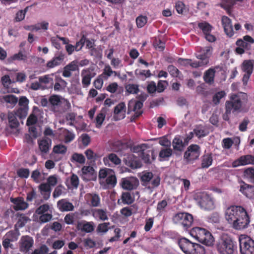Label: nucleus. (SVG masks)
<instances>
[{
    "instance_id": "nucleus-1",
    "label": "nucleus",
    "mask_w": 254,
    "mask_h": 254,
    "mask_svg": "<svg viewBox=\"0 0 254 254\" xmlns=\"http://www.w3.org/2000/svg\"><path fill=\"white\" fill-rule=\"evenodd\" d=\"M225 217L233 228L238 230L247 228L250 223V217L246 209L241 205H231L226 210Z\"/></svg>"
},
{
    "instance_id": "nucleus-2",
    "label": "nucleus",
    "mask_w": 254,
    "mask_h": 254,
    "mask_svg": "<svg viewBox=\"0 0 254 254\" xmlns=\"http://www.w3.org/2000/svg\"><path fill=\"white\" fill-rule=\"evenodd\" d=\"M178 244L185 254H205V248L200 244L192 243L186 238H182L178 241Z\"/></svg>"
},
{
    "instance_id": "nucleus-3",
    "label": "nucleus",
    "mask_w": 254,
    "mask_h": 254,
    "mask_svg": "<svg viewBox=\"0 0 254 254\" xmlns=\"http://www.w3.org/2000/svg\"><path fill=\"white\" fill-rule=\"evenodd\" d=\"M49 103L50 110L54 113H61L71 108L69 101L62 96L54 94L50 96Z\"/></svg>"
},
{
    "instance_id": "nucleus-4",
    "label": "nucleus",
    "mask_w": 254,
    "mask_h": 254,
    "mask_svg": "<svg viewBox=\"0 0 254 254\" xmlns=\"http://www.w3.org/2000/svg\"><path fill=\"white\" fill-rule=\"evenodd\" d=\"M243 103L241 98L236 94L231 95L230 101H227L225 103V113L223 115V119L225 121H229V115L231 113H238L242 111Z\"/></svg>"
},
{
    "instance_id": "nucleus-5",
    "label": "nucleus",
    "mask_w": 254,
    "mask_h": 254,
    "mask_svg": "<svg viewBox=\"0 0 254 254\" xmlns=\"http://www.w3.org/2000/svg\"><path fill=\"white\" fill-rule=\"evenodd\" d=\"M237 249L236 242L228 236L223 237L217 244V250L219 254H234Z\"/></svg>"
},
{
    "instance_id": "nucleus-6",
    "label": "nucleus",
    "mask_w": 254,
    "mask_h": 254,
    "mask_svg": "<svg viewBox=\"0 0 254 254\" xmlns=\"http://www.w3.org/2000/svg\"><path fill=\"white\" fill-rule=\"evenodd\" d=\"M194 199L199 207L205 210H211L215 208L213 198L206 192H197L194 195Z\"/></svg>"
},
{
    "instance_id": "nucleus-7",
    "label": "nucleus",
    "mask_w": 254,
    "mask_h": 254,
    "mask_svg": "<svg viewBox=\"0 0 254 254\" xmlns=\"http://www.w3.org/2000/svg\"><path fill=\"white\" fill-rule=\"evenodd\" d=\"M172 220L174 223L181 226L184 230H188L192 226L193 218L189 213L179 212L173 216Z\"/></svg>"
},
{
    "instance_id": "nucleus-8",
    "label": "nucleus",
    "mask_w": 254,
    "mask_h": 254,
    "mask_svg": "<svg viewBox=\"0 0 254 254\" xmlns=\"http://www.w3.org/2000/svg\"><path fill=\"white\" fill-rule=\"evenodd\" d=\"M239 242L241 254H254V240L251 237L242 235Z\"/></svg>"
},
{
    "instance_id": "nucleus-9",
    "label": "nucleus",
    "mask_w": 254,
    "mask_h": 254,
    "mask_svg": "<svg viewBox=\"0 0 254 254\" xmlns=\"http://www.w3.org/2000/svg\"><path fill=\"white\" fill-rule=\"evenodd\" d=\"M200 153V147L197 144H192L188 147L185 152L184 159L187 163H193L199 158Z\"/></svg>"
},
{
    "instance_id": "nucleus-10",
    "label": "nucleus",
    "mask_w": 254,
    "mask_h": 254,
    "mask_svg": "<svg viewBox=\"0 0 254 254\" xmlns=\"http://www.w3.org/2000/svg\"><path fill=\"white\" fill-rule=\"evenodd\" d=\"M137 148L139 149L138 151L141 152V158L146 164H150L156 159L154 150L147 147L145 144H142Z\"/></svg>"
},
{
    "instance_id": "nucleus-11",
    "label": "nucleus",
    "mask_w": 254,
    "mask_h": 254,
    "mask_svg": "<svg viewBox=\"0 0 254 254\" xmlns=\"http://www.w3.org/2000/svg\"><path fill=\"white\" fill-rule=\"evenodd\" d=\"M29 101L26 96H20L19 100L18 99L19 108L15 110L17 116L20 119H24L26 117L29 110Z\"/></svg>"
},
{
    "instance_id": "nucleus-12",
    "label": "nucleus",
    "mask_w": 254,
    "mask_h": 254,
    "mask_svg": "<svg viewBox=\"0 0 254 254\" xmlns=\"http://www.w3.org/2000/svg\"><path fill=\"white\" fill-rule=\"evenodd\" d=\"M119 184L123 189L132 190L137 189L139 182L136 177L130 176L122 178Z\"/></svg>"
},
{
    "instance_id": "nucleus-13",
    "label": "nucleus",
    "mask_w": 254,
    "mask_h": 254,
    "mask_svg": "<svg viewBox=\"0 0 254 254\" xmlns=\"http://www.w3.org/2000/svg\"><path fill=\"white\" fill-rule=\"evenodd\" d=\"M123 162L125 165L131 169L139 168L142 165L139 159L131 153L127 154L125 156Z\"/></svg>"
},
{
    "instance_id": "nucleus-14",
    "label": "nucleus",
    "mask_w": 254,
    "mask_h": 254,
    "mask_svg": "<svg viewBox=\"0 0 254 254\" xmlns=\"http://www.w3.org/2000/svg\"><path fill=\"white\" fill-rule=\"evenodd\" d=\"M34 244V241L32 237L29 236H22L19 241V249L20 252L27 253Z\"/></svg>"
},
{
    "instance_id": "nucleus-15",
    "label": "nucleus",
    "mask_w": 254,
    "mask_h": 254,
    "mask_svg": "<svg viewBox=\"0 0 254 254\" xmlns=\"http://www.w3.org/2000/svg\"><path fill=\"white\" fill-rule=\"evenodd\" d=\"M65 58V54L62 52H57L55 56L46 64V67L48 69L54 68L60 65L64 62Z\"/></svg>"
},
{
    "instance_id": "nucleus-16",
    "label": "nucleus",
    "mask_w": 254,
    "mask_h": 254,
    "mask_svg": "<svg viewBox=\"0 0 254 254\" xmlns=\"http://www.w3.org/2000/svg\"><path fill=\"white\" fill-rule=\"evenodd\" d=\"M248 164H254V156L252 155H246L240 157L232 163L233 167L240 166H245Z\"/></svg>"
},
{
    "instance_id": "nucleus-17",
    "label": "nucleus",
    "mask_w": 254,
    "mask_h": 254,
    "mask_svg": "<svg viewBox=\"0 0 254 254\" xmlns=\"http://www.w3.org/2000/svg\"><path fill=\"white\" fill-rule=\"evenodd\" d=\"M254 44V39L249 35H245L243 39H239L236 42L237 46L242 47L246 51H250L252 45Z\"/></svg>"
},
{
    "instance_id": "nucleus-18",
    "label": "nucleus",
    "mask_w": 254,
    "mask_h": 254,
    "mask_svg": "<svg viewBox=\"0 0 254 254\" xmlns=\"http://www.w3.org/2000/svg\"><path fill=\"white\" fill-rule=\"evenodd\" d=\"M126 106L124 102L118 104L114 108V118L115 121L123 119L126 117Z\"/></svg>"
},
{
    "instance_id": "nucleus-19",
    "label": "nucleus",
    "mask_w": 254,
    "mask_h": 254,
    "mask_svg": "<svg viewBox=\"0 0 254 254\" xmlns=\"http://www.w3.org/2000/svg\"><path fill=\"white\" fill-rule=\"evenodd\" d=\"M222 24L225 34L229 37L234 35L231 20L227 16H223L221 19Z\"/></svg>"
},
{
    "instance_id": "nucleus-20",
    "label": "nucleus",
    "mask_w": 254,
    "mask_h": 254,
    "mask_svg": "<svg viewBox=\"0 0 254 254\" xmlns=\"http://www.w3.org/2000/svg\"><path fill=\"white\" fill-rule=\"evenodd\" d=\"M239 191L248 198H254V186L247 184L243 182L240 187Z\"/></svg>"
},
{
    "instance_id": "nucleus-21",
    "label": "nucleus",
    "mask_w": 254,
    "mask_h": 254,
    "mask_svg": "<svg viewBox=\"0 0 254 254\" xmlns=\"http://www.w3.org/2000/svg\"><path fill=\"white\" fill-rule=\"evenodd\" d=\"M10 201L14 204L13 209L15 211L24 210L28 207L29 204L22 197L10 198Z\"/></svg>"
},
{
    "instance_id": "nucleus-22",
    "label": "nucleus",
    "mask_w": 254,
    "mask_h": 254,
    "mask_svg": "<svg viewBox=\"0 0 254 254\" xmlns=\"http://www.w3.org/2000/svg\"><path fill=\"white\" fill-rule=\"evenodd\" d=\"M76 70H79L78 61L74 60L64 67L63 76L64 77H69L71 75V71Z\"/></svg>"
},
{
    "instance_id": "nucleus-23",
    "label": "nucleus",
    "mask_w": 254,
    "mask_h": 254,
    "mask_svg": "<svg viewBox=\"0 0 254 254\" xmlns=\"http://www.w3.org/2000/svg\"><path fill=\"white\" fill-rule=\"evenodd\" d=\"M87 203L92 207H98L100 205V197L96 193H87L85 196Z\"/></svg>"
},
{
    "instance_id": "nucleus-24",
    "label": "nucleus",
    "mask_w": 254,
    "mask_h": 254,
    "mask_svg": "<svg viewBox=\"0 0 254 254\" xmlns=\"http://www.w3.org/2000/svg\"><path fill=\"white\" fill-rule=\"evenodd\" d=\"M208 231L206 229L195 227L190 230V234L200 243Z\"/></svg>"
},
{
    "instance_id": "nucleus-25",
    "label": "nucleus",
    "mask_w": 254,
    "mask_h": 254,
    "mask_svg": "<svg viewBox=\"0 0 254 254\" xmlns=\"http://www.w3.org/2000/svg\"><path fill=\"white\" fill-rule=\"evenodd\" d=\"M57 207L61 212L72 211L74 208L73 204L66 199L59 200L57 202Z\"/></svg>"
},
{
    "instance_id": "nucleus-26",
    "label": "nucleus",
    "mask_w": 254,
    "mask_h": 254,
    "mask_svg": "<svg viewBox=\"0 0 254 254\" xmlns=\"http://www.w3.org/2000/svg\"><path fill=\"white\" fill-rule=\"evenodd\" d=\"M94 74L95 73L92 75L89 68L82 70V84L84 88L87 87L90 84L91 79L94 77Z\"/></svg>"
},
{
    "instance_id": "nucleus-27",
    "label": "nucleus",
    "mask_w": 254,
    "mask_h": 254,
    "mask_svg": "<svg viewBox=\"0 0 254 254\" xmlns=\"http://www.w3.org/2000/svg\"><path fill=\"white\" fill-rule=\"evenodd\" d=\"M186 144L183 141L180 136H176L172 141V146L174 150V153L177 154V152H181L183 151Z\"/></svg>"
},
{
    "instance_id": "nucleus-28",
    "label": "nucleus",
    "mask_w": 254,
    "mask_h": 254,
    "mask_svg": "<svg viewBox=\"0 0 254 254\" xmlns=\"http://www.w3.org/2000/svg\"><path fill=\"white\" fill-rule=\"evenodd\" d=\"M103 162L105 165L110 166L109 162H111L115 165H118L121 163V160L116 154L112 153L104 157Z\"/></svg>"
},
{
    "instance_id": "nucleus-29",
    "label": "nucleus",
    "mask_w": 254,
    "mask_h": 254,
    "mask_svg": "<svg viewBox=\"0 0 254 254\" xmlns=\"http://www.w3.org/2000/svg\"><path fill=\"white\" fill-rule=\"evenodd\" d=\"M95 226L93 222H79L77 224V228L86 233H91L94 230Z\"/></svg>"
},
{
    "instance_id": "nucleus-30",
    "label": "nucleus",
    "mask_w": 254,
    "mask_h": 254,
    "mask_svg": "<svg viewBox=\"0 0 254 254\" xmlns=\"http://www.w3.org/2000/svg\"><path fill=\"white\" fill-rule=\"evenodd\" d=\"M92 214L95 218L99 219L102 221H105L108 219L106 209H93L92 210Z\"/></svg>"
},
{
    "instance_id": "nucleus-31",
    "label": "nucleus",
    "mask_w": 254,
    "mask_h": 254,
    "mask_svg": "<svg viewBox=\"0 0 254 254\" xmlns=\"http://www.w3.org/2000/svg\"><path fill=\"white\" fill-rule=\"evenodd\" d=\"M212 153H205L201 157V167L203 169L208 168L212 165Z\"/></svg>"
},
{
    "instance_id": "nucleus-32",
    "label": "nucleus",
    "mask_w": 254,
    "mask_h": 254,
    "mask_svg": "<svg viewBox=\"0 0 254 254\" xmlns=\"http://www.w3.org/2000/svg\"><path fill=\"white\" fill-rule=\"evenodd\" d=\"M40 112L39 108L37 106H34L32 109V112L28 117L26 121V125L31 126L36 124L38 121V118L36 114Z\"/></svg>"
},
{
    "instance_id": "nucleus-33",
    "label": "nucleus",
    "mask_w": 254,
    "mask_h": 254,
    "mask_svg": "<svg viewBox=\"0 0 254 254\" xmlns=\"http://www.w3.org/2000/svg\"><path fill=\"white\" fill-rule=\"evenodd\" d=\"M51 142V139L46 137L43 139L38 141V145L41 151L44 153H47L49 150Z\"/></svg>"
},
{
    "instance_id": "nucleus-34",
    "label": "nucleus",
    "mask_w": 254,
    "mask_h": 254,
    "mask_svg": "<svg viewBox=\"0 0 254 254\" xmlns=\"http://www.w3.org/2000/svg\"><path fill=\"white\" fill-rule=\"evenodd\" d=\"M39 190L45 200H48L51 194V188L47 183H42L38 187Z\"/></svg>"
},
{
    "instance_id": "nucleus-35",
    "label": "nucleus",
    "mask_w": 254,
    "mask_h": 254,
    "mask_svg": "<svg viewBox=\"0 0 254 254\" xmlns=\"http://www.w3.org/2000/svg\"><path fill=\"white\" fill-rule=\"evenodd\" d=\"M16 111L15 110L13 112H9L8 113V120L9 127L11 128H16L19 125V122L17 120Z\"/></svg>"
},
{
    "instance_id": "nucleus-36",
    "label": "nucleus",
    "mask_w": 254,
    "mask_h": 254,
    "mask_svg": "<svg viewBox=\"0 0 254 254\" xmlns=\"http://www.w3.org/2000/svg\"><path fill=\"white\" fill-rule=\"evenodd\" d=\"M1 102H5L10 105L11 108L14 107L18 102V98L14 95L9 94L0 98Z\"/></svg>"
},
{
    "instance_id": "nucleus-37",
    "label": "nucleus",
    "mask_w": 254,
    "mask_h": 254,
    "mask_svg": "<svg viewBox=\"0 0 254 254\" xmlns=\"http://www.w3.org/2000/svg\"><path fill=\"white\" fill-rule=\"evenodd\" d=\"M28 59L27 54L24 50L23 51L20 50L18 53L14 54L12 56L8 59V60L10 62L13 61H23L26 62Z\"/></svg>"
},
{
    "instance_id": "nucleus-38",
    "label": "nucleus",
    "mask_w": 254,
    "mask_h": 254,
    "mask_svg": "<svg viewBox=\"0 0 254 254\" xmlns=\"http://www.w3.org/2000/svg\"><path fill=\"white\" fill-rule=\"evenodd\" d=\"M215 70L210 68L205 71L203 76L204 81L208 84H211L214 83Z\"/></svg>"
},
{
    "instance_id": "nucleus-39",
    "label": "nucleus",
    "mask_w": 254,
    "mask_h": 254,
    "mask_svg": "<svg viewBox=\"0 0 254 254\" xmlns=\"http://www.w3.org/2000/svg\"><path fill=\"white\" fill-rule=\"evenodd\" d=\"M214 238L208 231L200 243L207 247H212L214 245Z\"/></svg>"
},
{
    "instance_id": "nucleus-40",
    "label": "nucleus",
    "mask_w": 254,
    "mask_h": 254,
    "mask_svg": "<svg viewBox=\"0 0 254 254\" xmlns=\"http://www.w3.org/2000/svg\"><path fill=\"white\" fill-rule=\"evenodd\" d=\"M67 85V82L60 77H56L54 86L55 91H61L64 89Z\"/></svg>"
},
{
    "instance_id": "nucleus-41",
    "label": "nucleus",
    "mask_w": 254,
    "mask_h": 254,
    "mask_svg": "<svg viewBox=\"0 0 254 254\" xmlns=\"http://www.w3.org/2000/svg\"><path fill=\"white\" fill-rule=\"evenodd\" d=\"M212 50V47H205L201 50V53L198 55L197 58L203 61H204L203 59H206L209 61L208 59L211 55Z\"/></svg>"
},
{
    "instance_id": "nucleus-42",
    "label": "nucleus",
    "mask_w": 254,
    "mask_h": 254,
    "mask_svg": "<svg viewBox=\"0 0 254 254\" xmlns=\"http://www.w3.org/2000/svg\"><path fill=\"white\" fill-rule=\"evenodd\" d=\"M198 27L202 31L204 35L211 33L213 29L212 26L208 22L203 21L197 24Z\"/></svg>"
},
{
    "instance_id": "nucleus-43",
    "label": "nucleus",
    "mask_w": 254,
    "mask_h": 254,
    "mask_svg": "<svg viewBox=\"0 0 254 254\" xmlns=\"http://www.w3.org/2000/svg\"><path fill=\"white\" fill-rule=\"evenodd\" d=\"M193 133L199 138L203 137L208 134V132L206 130L205 127L201 126H197L193 129Z\"/></svg>"
},
{
    "instance_id": "nucleus-44",
    "label": "nucleus",
    "mask_w": 254,
    "mask_h": 254,
    "mask_svg": "<svg viewBox=\"0 0 254 254\" xmlns=\"http://www.w3.org/2000/svg\"><path fill=\"white\" fill-rule=\"evenodd\" d=\"M173 153V150L170 147L165 149H162L159 154V157L160 161L166 160V158L170 157Z\"/></svg>"
},
{
    "instance_id": "nucleus-45",
    "label": "nucleus",
    "mask_w": 254,
    "mask_h": 254,
    "mask_svg": "<svg viewBox=\"0 0 254 254\" xmlns=\"http://www.w3.org/2000/svg\"><path fill=\"white\" fill-rule=\"evenodd\" d=\"M121 200L124 204H131L134 201V199L129 192H123L121 195Z\"/></svg>"
},
{
    "instance_id": "nucleus-46",
    "label": "nucleus",
    "mask_w": 254,
    "mask_h": 254,
    "mask_svg": "<svg viewBox=\"0 0 254 254\" xmlns=\"http://www.w3.org/2000/svg\"><path fill=\"white\" fill-rule=\"evenodd\" d=\"M175 8L179 14H181L182 15L186 14L189 10L188 8L185 5V4L180 1H177L176 3Z\"/></svg>"
},
{
    "instance_id": "nucleus-47",
    "label": "nucleus",
    "mask_w": 254,
    "mask_h": 254,
    "mask_svg": "<svg viewBox=\"0 0 254 254\" xmlns=\"http://www.w3.org/2000/svg\"><path fill=\"white\" fill-rule=\"evenodd\" d=\"M105 181L106 187H114L116 186L117 184V178L114 171L106 178Z\"/></svg>"
},
{
    "instance_id": "nucleus-48",
    "label": "nucleus",
    "mask_w": 254,
    "mask_h": 254,
    "mask_svg": "<svg viewBox=\"0 0 254 254\" xmlns=\"http://www.w3.org/2000/svg\"><path fill=\"white\" fill-rule=\"evenodd\" d=\"M254 65L252 61L245 60L243 63L242 69L246 73L252 74L253 72Z\"/></svg>"
},
{
    "instance_id": "nucleus-49",
    "label": "nucleus",
    "mask_w": 254,
    "mask_h": 254,
    "mask_svg": "<svg viewBox=\"0 0 254 254\" xmlns=\"http://www.w3.org/2000/svg\"><path fill=\"white\" fill-rule=\"evenodd\" d=\"M128 94H137L139 91V86L135 84H128L125 86Z\"/></svg>"
},
{
    "instance_id": "nucleus-50",
    "label": "nucleus",
    "mask_w": 254,
    "mask_h": 254,
    "mask_svg": "<svg viewBox=\"0 0 254 254\" xmlns=\"http://www.w3.org/2000/svg\"><path fill=\"white\" fill-rule=\"evenodd\" d=\"M167 70L173 77L180 78V75H182L181 72L173 65H169L167 67Z\"/></svg>"
},
{
    "instance_id": "nucleus-51",
    "label": "nucleus",
    "mask_w": 254,
    "mask_h": 254,
    "mask_svg": "<svg viewBox=\"0 0 254 254\" xmlns=\"http://www.w3.org/2000/svg\"><path fill=\"white\" fill-rule=\"evenodd\" d=\"M53 151L56 154L64 155L65 154L67 151V147L61 144H58L54 146Z\"/></svg>"
},
{
    "instance_id": "nucleus-52",
    "label": "nucleus",
    "mask_w": 254,
    "mask_h": 254,
    "mask_svg": "<svg viewBox=\"0 0 254 254\" xmlns=\"http://www.w3.org/2000/svg\"><path fill=\"white\" fill-rule=\"evenodd\" d=\"M113 74V70L112 69L109 65H107L105 66L103 73L100 75L104 80H107L109 77L111 76Z\"/></svg>"
},
{
    "instance_id": "nucleus-53",
    "label": "nucleus",
    "mask_w": 254,
    "mask_h": 254,
    "mask_svg": "<svg viewBox=\"0 0 254 254\" xmlns=\"http://www.w3.org/2000/svg\"><path fill=\"white\" fill-rule=\"evenodd\" d=\"M153 46L159 51H163L165 49V43L159 38H155L153 41Z\"/></svg>"
},
{
    "instance_id": "nucleus-54",
    "label": "nucleus",
    "mask_w": 254,
    "mask_h": 254,
    "mask_svg": "<svg viewBox=\"0 0 254 254\" xmlns=\"http://www.w3.org/2000/svg\"><path fill=\"white\" fill-rule=\"evenodd\" d=\"M71 161L72 162L75 161L80 164H83L85 163V159L82 154L74 153L71 156Z\"/></svg>"
},
{
    "instance_id": "nucleus-55",
    "label": "nucleus",
    "mask_w": 254,
    "mask_h": 254,
    "mask_svg": "<svg viewBox=\"0 0 254 254\" xmlns=\"http://www.w3.org/2000/svg\"><path fill=\"white\" fill-rule=\"evenodd\" d=\"M226 95L224 91H221L217 92L213 97L212 101L215 105H218L220 103V100Z\"/></svg>"
},
{
    "instance_id": "nucleus-56",
    "label": "nucleus",
    "mask_w": 254,
    "mask_h": 254,
    "mask_svg": "<svg viewBox=\"0 0 254 254\" xmlns=\"http://www.w3.org/2000/svg\"><path fill=\"white\" fill-rule=\"evenodd\" d=\"M135 73L136 75L139 76L141 78L142 77H144V78H142V79H144L147 77H149L151 75V72L150 70H138L136 69L135 71Z\"/></svg>"
},
{
    "instance_id": "nucleus-57",
    "label": "nucleus",
    "mask_w": 254,
    "mask_h": 254,
    "mask_svg": "<svg viewBox=\"0 0 254 254\" xmlns=\"http://www.w3.org/2000/svg\"><path fill=\"white\" fill-rule=\"evenodd\" d=\"M244 176L246 178L250 179L251 182L254 183V168L249 167L244 171Z\"/></svg>"
},
{
    "instance_id": "nucleus-58",
    "label": "nucleus",
    "mask_w": 254,
    "mask_h": 254,
    "mask_svg": "<svg viewBox=\"0 0 254 254\" xmlns=\"http://www.w3.org/2000/svg\"><path fill=\"white\" fill-rule=\"evenodd\" d=\"M113 170L108 168L101 169L100 170L99 172V179H105L111 173H113Z\"/></svg>"
},
{
    "instance_id": "nucleus-59",
    "label": "nucleus",
    "mask_w": 254,
    "mask_h": 254,
    "mask_svg": "<svg viewBox=\"0 0 254 254\" xmlns=\"http://www.w3.org/2000/svg\"><path fill=\"white\" fill-rule=\"evenodd\" d=\"M49 251V249L46 245H42L39 248L35 249L31 254H46Z\"/></svg>"
},
{
    "instance_id": "nucleus-60",
    "label": "nucleus",
    "mask_w": 254,
    "mask_h": 254,
    "mask_svg": "<svg viewBox=\"0 0 254 254\" xmlns=\"http://www.w3.org/2000/svg\"><path fill=\"white\" fill-rule=\"evenodd\" d=\"M147 22V18L146 16L140 15L136 19L137 26L139 28L143 27Z\"/></svg>"
},
{
    "instance_id": "nucleus-61",
    "label": "nucleus",
    "mask_w": 254,
    "mask_h": 254,
    "mask_svg": "<svg viewBox=\"0 0 254 254\" xmlns=\"http://www.w3.org/2000/svg\"><path fill=\"white\" fill-rule=\"evenodd\" d=\"M31 177L34 182L38 183L41 181L42 175L40 172L36 169L32 171Z\"/></svg>"
},
{
    "instance_id": "nucleus-62",
    "label": "nucleus",
    "mask_w": 254,
    "mask_h": 254,
    "mask_svg": "<svg viewBox=\"0 0 254 254\" xmlns=\"http://www.w3.org/2000/svg\"><path fill=\"white\" fill-rule=\"evenodd\" d=\"M29 174V170L27 168H20L17 171V175L21 178H27Z\"/></svg>"
},
{
    "instance_id": "nucleus-63",
    "label": "nucleus",
    "mask_w": 254,
    "mask_h": 254,
    "mask_svg": "<svg viewBox=\"0 0 254 254\" xmlns=\"http://www.w3.org/2000/svg\"><path fill=\"white\" fill-rule=\"evenodd\" d=\"M105 118V115L104 113H100L98 114L95 119L96 127L100 128L103 124Z\"/></svg>"
},
{
    "instance_id": "nucleus-64",
    "label": "nucleus",
    "mask_w": 254,
    "mask_h": 254,
    "mask_svg": "<svg viewBox=\"0 0 254 254\" xmlns=\"http://www.w3.org/2000/svg\"><path fill=\"white\" fill-rule=\"evenodd\" d=\"M29 220V219L27 216L24 214H21L18 218L17 225L20 228L23 227Z\"/></svg>"
}]
</instances>
